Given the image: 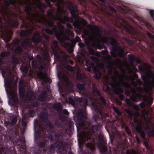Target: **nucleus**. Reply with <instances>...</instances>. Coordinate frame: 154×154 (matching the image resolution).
Returning <instances> with one entry per match:
<instances>
[{
	"mask_svg": "<svg viewBox=\"0 0 154 154\" xmlns=\"http://www.w3.org/2000/svg\"><path fill=\"white\" fill-rule=\"evenodd\" d=\"M142 78L144 82L145 91H151L152 87H154V75L152 72L149 70L145 75L142 76Z\"/></svg>",
	"mask_w": 154,
	"mask_h": 154,
	"instance_id": "1",
	"label": "nucleus"
},
{
	"mask_svg": "<svg viewBox=\"0 0 154 154\" xmlns=\"http://www.w3.org/2000/svg\"><path fill=\"white\" fill-rule=\"evenodd\" d=\"M39 0H18V2L20 3H22L23 2L24 3L28 4L29 6H27L25 8L26 14L29 16L32 15V4L35 5L38 8H40L42 7V5L39 3L36 4Z\"/></svg>",
	"mask_w": 154,
	"mask_h": 154,
	"instance_id": "2",
	"label": "nucleus"
},
{
	"mask_svg": "<svg viewBox=\"0 0 154 154\" xmlns=\"http://www.w3.org/2000/svg\"><path fill=\"white\" fill-rule=\"evenodd\" d=\"M87 27L91 29V35L89 36L90 39L92 40H95L99 42H100L101 40L97 38V37H100L101 34L97 27L95 26L94 29H93L92 26L91 25H88Z\"/></svg>",
	"mask_w": 154,
	"mask_h": 154,
	"instance_id": "3",
	"label": "nucleus"
},
{
	"mask_svg": "<svg viewBox=\"0 0 154 154\" xmlns=\"http://www.w3.org/2000/svg\"><path fill=\"white\" fill-rule=\"evenodd\" d=\"M150 119L149 118H145L144 122L143 123L142 122H140L139 123L140 125H138L136 127V130L140 133L141 136L143 138L144 137L145 134L143 132L141 131L142 127L141 125L142 124L143 127L144 129H147L149 128V125L150 123Z\"/></svg>",
	"mask_w": 154,
	"mask_h": 154,
	"instance_id": "4",
	"label": "nucleus"
},
{
	"mask_svg": "<svg viewBox=\"0 0 154 154\" xmlns=\"http://www.w3.org/2000/svg\"><path fill=\"white\" fill-rule=\"evenodd\" d=\"M124 75H122L119 77L118 82H117L116 79H115V78H113L112 80L115 81L114 83L112 84V86L116 88L119 85V84H122L126 88H128L129 87V85L126 82H124L123 81V78Z\"/></svg>",
	"mask_w": 154,
	"mask_h": 154,
	"instance_id": "5",
	"label": "nucleus"
},
{
	"mask_svg": "<svg viewBox=\"0 0 154 154\" xmlns=\"http://www.w3.org/2000/svg\"><path fill=\"white\" fill-rule=\"evenodd\" d=\"M58 28L60 30L59 33L56 35V36L58 40L62 42L63 40L68 39V37L65 35L63 32L62 31V30L64 29L63 26L61 25H60L58 26Z\"/></svg>",
	"mask_w": 154,
	"mask_h": 154,
	"instance_id": "6",
	"label": "nucleus"
},
{
	"mask_svg": "<svg viewBox=\"0 0 154 154\" xmlns=\"http://www.w3.org/2000/svg\"><path fill=\"white\" fill-rule=\"evenodd\" d=\"M145 103H141L140 104V106L142 108L145 107L146 104L148 105H150L152 103V98L151 96L147 97L144 98Z\"/></svg>",
	"mask_w": 154,
	"mask_h": 154,
	"instance_id": "7",
	"label": "nucleus"
},
{
	"mask_svg": "<svg viewBox=\"0 0 154 154\" xmlns=\"http://www.w3.org/2000/svg\"><path fill=\"white\" fill-rule=\"evenodd\" d=\"M38 75L39 78L42 79L45 82L49 83H51V81L50 79L42 72H38Z\"/></svg>",
	"mask_w": 154,
	"mask_h": 154,
	"instance_id": "8",
	"label": "nucleus"
},
{
	"mask_svg": "<svg viewBox=\"0 0 154 154\" xmlns=\"http://www.w3.org/2000/svg\"><path fill=\"white\" fill-rule=\"evenodd\" d=\"M68 8L69 9L71 14L72 15H73L74 12L77 11L76 6L72 3H70L69 4Z\"/></svg>",
	"mask_w": 154,
	"mask_h": 154,
	"instance_id": "9",
	"label": "nucleus"
},
{
	"mask_svg": "<svg viewBox=\"0 0 154 154\" xmlns=\"http://www.w3.org/2000/svg\"><path fill=\"white\" fill-rule=\"evenodd\" d=\"M57 18L59 21L62 23H65L66 21H69L71 22L72 21L71 19L68 18L66 17H65L63 19L58 17H57Z\"/></svg>",
	"mask_w": 154,
	"mask_h": 154,
	"instance_id": "10",
	"label": "nucleus"
},
{
	"mask_svg": "<svg viewBox=\"0 0 154 154\" xmlns=\"http://www.w3.org/2000/svg\"><path fill=\"white\" fill-rule=\"evenodd\" d=\"M57 5H58L59 4H60V3L62 2H63L62 0H57ZM62 8L60 7L59 6H57V15H59L60 13L62 12Z\"/></svg>",
	"mask_w": 154,
	"mask_h": 154,
	"instance_id": "11",
	"label": "nucleus"
},
{
	"mask_svg": "<svg viewBox=\"0 0 154 154\" xmlns=\"http://www.w3.org/2000/svg\"><path fill=\"white\" fill-rule=\"evenodd\" d=\"M33 40L35 42H38L40 41V37L38 33L35 34L33 36Z\"/></svg>",
	"mask_w": 154,
	"mask_h": 154,
	"instance_id": "12",
	"label": "nucleus"
},
{
	"mask_svg": "<svg viewBox=\"0 0 154 154\" xmlns=\"http://www.w3.org/2000/svg\"><path fill=\"white\" fill-rule=\"evenodd\" d=\"M140 98V94H137L136 96H132L131 99L134 101H137L138 100L137 99H139Z\"/></svg>",
	"mask_w": 154,
	"mask_h": 154,
	"instance_id": "13",
	"label": "nucleus"
},
{
	"mask_svg": "<svg viewBox=\"0 0 154 154\" xmlns=\"http://www.w3.org/2000/svg\"><path fill=\"white\" fill-rule=\"evenodd\" d=\"M128 56L129 57V60L131 63L133 62L134 61H136L137 63H140V60L139 59H136L134 60L133 57L131 56L130 55H129Z\"/></svg>",
	"mask_w": 154,
	"mask_h": 154,
	"instance_id": "14",
	"label": "nucleus"
},
{
	"mask_svg": "<svg viewBox=\"0 0 154 154\" xmlns=\"http://www.w3.org/2000/svg\"><path fill=\"white\" fill-rule=\"evenodd\" d=\"M144 145L146 147V148L148 150V152L149 153V154H153L151 152V151L152 150L151 148L149 146L147 142L146 141H144Z\"/></svg>",
	"mask_w": 154,
	"mask_h": 154,
	"instance_id": "15",
	"label": "nucleus"
},
{
	"mask_svg": "<svg viewBox=\"0 0 154 154\" xmlns=\"http://www.w3.org/2000/svg\"><path fill=\"white\" fill-rule=\"evenodd\" d=\"M80 102H83V105L85 106L87 105V100L86 99H83L81 98H78L77 100Z\"/></svg>",
	"mask_w": 154,
	"mask_h": 154,
	"instance_id": "16",
	"label": "nucleus"
},
{
	"mask_svg": "<svg viewBox=\"0 0 154 154\" xmlns=\"http://www.w3.org/2000/svg\"><path fill=\"white\" fill-rule=\"evenodd\" d=\"M118 55L121 57H122L124 55V51L122 48H120L119 51L118 53Z\"/></svg>",
	"mask_w": 154,
	"mask_h": 154,
	"instance_id": "17",
	"label": "nucleus"
},
{
	"mask_svg": "<svg viewBox=\"0 0 154 154\" xmlns=\"http://www.w3.org/2000/svg\"><path fill=\"white\" fill-rule=\"evenodd\" d=\"M66 33L68 35L72 37L73 36V33L72 32L70 31L69 29H66Z\"/></svg>",
	"mask_w": 154,
	"mask_h": 154,
	"instance_id": "18",
	"label": "nucleus"
},
{
	"mask_svg": "<svg viewBox=\"0 0 154 154\" xmlns=\"http://www.w3.org/2000/svg\"><path fill=\"white\" fill-rule=\"evenodd\" d=\"M27 96L29 97L28 99H29L30 100H32L34 98V97L33 95L32 92H31L30 91V95L28 94H27Z\"/></svg>",
	"mask_w": 154,
	"mask_h": 154,
	"instance_id": "19",
	"label": "nucleus"
},
{
	"mask_svg": "<svg viewBox=\"0 0 154 154\" xmlns=\"http://www.w3.org/2000/svg\"><path fill=\"white\" fill-rule=\"evenodd\" d=\"M16 2V0H13L12 1H11L10 2H8V1L5 2V4L7 5L8 6L9 4L10 3H11L12 4H14Z\"/></svg>",
	"mask_w": 154,
	"mask_h": 154,
	"instance_id": "20",
	"label": "nucleus"
},
{
	"mask_svg": "<svg viewBox=\"0 0 154 154\" xmlns=\"http://www.w3.org/2000/svg\"><path fill=\"white\" fill-rule=\"evenodd\" d=\"M100 128V126L98 125L94 126L92 128V130L93 131H94L95 130L97 131Z\"/></svg>",
	"mask_w": 154,
	"mask_h": 154,
	"instance_id": "21",
	"label": "nucleus"
},
{
	"mask_svg": "<svg viewBox=\"0 0 154 154\" xmlns=\"http://www.w3.org/2000/svg\"><path fill=\"white\" fill-rule=\"evenodd\" d=\"M88 134L85 133H83L81 134L80 137L82 139H83L86 137H87Z\"/></svg>",
	"mask_w": 154,
	"mask_h": 154,
	"instance_id": "22",
	"label": "nucleus"
},
{
	"mask_svg": "<svg viewBox=\"0 0 154 154\" xmlns=\"http://www.w3.org/2000/svg\"><path fill=\"white\" fill-rule=\"evenodd\" d=\"M77 87L80 90H83L84 89V85L82 84H78Z\"/></svg>",
	"mask_w": 154,
	"mask_h": 154,
	"instance_id": "23",
	"label": "nucleus"
},
{
	"mask_svg": "<svg viewBox=\"0 0 154 154\" xmlns=\"http://www.w3.org/2000/svg\"><path fill=\"white\" fill-rule=\"evenodd\" d=\"M17 120V119L16 116L14 117L11 121L12 124H15Z\"/></svg>",
	"mask_w": 154,
	"mask_h": 154,
	"instance_id": "24",
	"label": "nucleus"
},
{
	"mask_svg": "<svg viewBox=\"0 0 154 154\" xmlns=\"http://www.w3.org/2000/svg\"><path fill=\"white\" fill-rule=\"evenodd\" d=\"M84 32L85 34L86 35H88L89 34L90 32L86 29H85L84 30Z\"/></svg>",
	"mask_w": 154,
	"mask_h": 154,
	"instance_id": "25",
	"label": "nucleus"
},
{
	"mask_svg": "<svg viewBox=\"0 0 154 154\" xmlns=\"http://www.w3.org/2000/svg\"><path fill=\"white\" fill-rule=\"evenodd\" d=\"M84 112V111H83V112L81 110H79V116H82L84 117V116H83V114Z\"/></svg>",
	"mask_w": 154,
	"mask_h": 154,
	"instance_id": "26",
	"label": "nucleus"
},
{
	"mask_svg": "<svg viewBox=\"0 0 154 154\" xmlns=\"http://www.w3.org/2000/svg\"><path fill=\"white\" fill-rule=\"evenodd\" d=\"M81 23L84 26H85L86 24H87V21L84 20H82V21L81 22Z\"/></svg>",
	"mask_w": 154,
	"mask_h": 154,
	"instance_id": "27",
	"label": "nucleus"
},
{
	"mask_svg": "<svg viewBox=\"0 0 154 154\" xmlns=\"http://www.w3.org/2000/svg\"><path fill=\"white\" fill-rule=\"evenodd\" d=\"M113 109L114 110V111H115L118 115H120V112L118 110V109L115 107H113Z\"/></svg>",
	"mask_w": 154,
	"mask_h": 154,
	"instance_id": "28",
	"label": "nucleus"
},
{
	"mask_svg": "<svg viewBox=\"0 0 154 154\" xmlns=\"http://www.w3.org/2000/svg\"><path fill=\"white\" fill-rule=\"evenodd\" d=\"M108 39L107 38L105 37H103L102 39V40L103 42H107L108 41Z\"/></svg>",
	"mask_w": 154,
	"mask_h": 154,
	"instance_id": "29",
	"label": "nucleus"
},
{
	"mask_svg": "<svg viewBox=\"0 0 154 154\" xmlns=\"http://www.w3.org/2000/svg\"><path fill=\"white\" fill-rule=\"evenodd\" d=\"M110 40H111L110 43L111 44H114L116 42V41L114 39L112 38H111Z\"/></svg>",
	"mask_w": 154,
	"mask_h": 154,
	"instance_id": "30",
	"label": "nucleus"
},
{
	"mask_svg": "<svg viewBox=\"0 0 154 154\" xmlns=\"http://www.w3.org/2000/svg\"><path fill=\"white\" fill-rule=\"evenodd\" d=\"M126 103L128 105H131V102L129 99H126L125 100Z\"/></svg>",
	"mask_w": 154,
	"mask_h": 154,
	"instance_id": "31",
	"label": "nucleus"
},
{
	"mask_svg": "<svg viewBox=\"0 0 154 154\" xmlns=\"http://www.w3.org/2000/svg\"><path fill=\"white\" fill-rule=\"evenodd\" d=\"M125 111L128 113L129 116H131L132 115V113L128 109H126Z\"/></svg>",
	"mask_w": 154,
	"mask_h": 154,
	"instance_id": "32",
	"label": "nucleus"
},
{
	"mask_svg": "<svg viewBox=\"0 0 154 154\" xmlns=\"http://www.w3.org/2000/svg\"><path fill=\"white\" fill-rule=\"evenodd\" d=\"M69 101H68V102L72 104H73V101L72 99L71 98H69Z\"/></svg>",
	"mask_w": 154,
	"mask_h": 154,
	"instance_id": "33",
	"label": "nucleus"
},
{
	"mask_svg": "<svg viewBox=\"0 0 154 154\" xmlns=\"http://www.w3.org/2000/svg\"><path fill=\"white\" fill-rule=\"evenodd\" d=\"M133 108L134 109L137 110H139V108L137 106L134 105L133 106Z\"/></svg>",
	"mask_w": 154,
	"mask_h": 154,
	"instance_id": "34",
	"label": "nucleus"
},
{
	"mask_svg": "<svg viewBox=\"0 0 154 154\" xmlns=\"http://www.w3.org/2000/svg\"><path fill=\"white\" fill-rule=\"evenodd\" d=\"M48 24L50 26H52L53 25L52 22L51 21H48L47 22Z\"/></svg>",
	"mask_w": 154,
	"mask_h": 154,
	"instance_id": "35",
	"label": "nucleus"
},
{
	"mask_svg": "<svg viewBox=\"0 0 154 154\" xmlns=\"http://www.w3.org/2000/svg\"><path fill=\"white\" fill-rule=\"evenodd\" d=\"M125 129L126 131L129 134H130L131 133V131L128 127H126L125 128Z\"/></svg>",
	"mask_w": 154,
	"mask_h": 154,
	"instance_id": "36",
	"label": "nucleus"
},
{
	"mask_svg": "<svg viewBox=\"0 0 154 154\" xmlns=\"http://www.w3.org/2000/svg\"><path fill=\"white\" fill-rule=\"evenodd\" d=\"M21 50V48L20 47H17L16 49V51L17 52H20Z\"/></svg>",
	"mask_w": 154,
	"mask_h": 154,
	"instance_id": "37",
	"label": "nucleus"
},
{
	"mask_svg": "<svg viewBox=\"0 0 154 154\" xmlns=\"http://www.w3.org/2000/svg\"><path fill=\"white\" fill-rule=\"evenodd\" d=\"M147 34L149 37H150L151 38H153L154 37L149 32H147Z\"/></svg>",
	"mask_w": 154,
	"mask_h": 154,
	"instance_id": "38",
	"label": "nucleus"
},
{
	"mask_svg": "<svg viewBox=\"0 0 154 154\" xmlns=\"http://www.w3.org/2000/svg\"><path fill=\"white\" fill-rule=\"evenodd\" d=\"M78 45L80 47H83L84 46V44L82 43H79L78 44Z\"/></svg>",
	"mask_w": 154,
	"mask_h": 154,
	"instance_id": "39",
	"label": "nucleus"
},
{
	"mask_svg": "<svg viewBox=\"0 0 154 154\" xmlns=\"http://www.w3.org/2000/svg\"><path fill=\"white\" fill-rule=\"evenodd\" d=\"M81 74L77 72V76L78 79L81 78Z\"/></svg>",
	"mask_w": 154,
	"mask_h": 154,
	"instance_id": "40",
	"label": "nucleus"
},
{
	"mask_svg": "<svg viewBox=\"0 0 154 154\" xmlns=\"http://www.w3.org/2000/svg\"><path fill=\"white\" fill-rule=\"evenodd\" d=\"M45 2H46L47 5L49 7H51V5L49 3V2L48 0H45Z\"/></svg>",
	"mask_w": 154,
	"mask_h": 154,
	"instance_id": "41",
	"label": "nucleus"
},
{
	"mask_svg": "<svg viewBox=\"0 0 154 154\" xmlns=\"http://www.w3.org/2000/svg\"><path fill=\"white\" fill-rule=\"evenodd\" d=\"M130 154H137V153L135 151L132 150Z\"/></svg>",
	"mask_w": 154,
	"mask_h": 154,
	"instance_id": "42",
	"label": "nucleus"
},
{
	"mask_svg": "<svg viewBox=\"0 0 154 154\" xmlns=\"http://www.w3.org/2000/svg\"><path fill=\"white\" fill-rule=\"evenodd\" d=\"M150 14L151 15V16L152 17V16H153V14H154V11L152 10H150Z\"/></svg>",
	"mask_w": 154,
	"mask_h": 154,
	"instance_id": "43",
	"label": "nucleus"
},
{
	"mask_svg": "<svg viewBox=\"0 0 154 154\" xmlns=\"http://www.w3.org/2000/svg\"><path fill=\"white\" fill-rule=\"evenodd\" d=\"M47 15L49 16H50L51 15H52V13L50 11H49L47 13Z\"/></svg>",
	"mask_w": 154,
	"mask_h": 154,
	"instance_id": "44",
	"label": "nucleus"
},
{
	"mask_svg": "<svg viewBox=\"0 0 154 154\" xmlns=\"http://www.w3.org/2000/svg\"><path fill=\"white\" fill-rule=\"evenodd\" d=\"M150 67V66L149 65L145 64L144 65V67L145 68L148 69V68H149Z\"/></svg>",
	"mask_w": 154,
	"mask_h": 154,
	"instance_id": "45",
	"label": "nucleus"
},
{
	"mask_svg": "<svg viewBox=\"0 0 154 154\" xmlns=\"http://www.w3.org/2000/svg\"><path fill=\"white\" fill-rule=\"evenodd\" d=\"M63 112L64 114H66V115H67L68 113V111L66 109L64 110L63 111Z\"/></svg>",
	"mask_w": 154,
	"mask_h": 154,
	"instance_id": "46",
	"label": "nucleus"
},
{
	"mask_svg": "<svg viewBox=\"0 0 154 154\" xmlns=\"http://www.w3.org/2000/svg\"><path fill=\"white\" fill-rule=\"evenodd\" d=\"M118 89L119 91L118 92V93H122L123 92L122 90L120 88H118Z\"/></svg>",
	"mask_w": 154,
	"mask_h": 154,
	"instance_id": "47",
	"label": "nucleus"
},
{
	"mask_svg": "<svg viewBox=\"0 0 154 154\" xmlns=\"http://www.w3.org/2000/svg\"><path fill=\"white\" fill-rule=\"evenodd\" d=\"M41 18H42V19H41V20H40V21H46L45 18L44 17H43V16H42Z\"/></svg>",
	"mask_w": 154,
	"mask_h": 154,
	"instance_id": "48",
	"label": "nucleus"
},
{
	"mask_svg": "<svg viewBox=\"0 0 154 154\" xmlns=\"http://www.w3.org/2000/svg\"><path fill=\"white\" fill-rule=\"evenodd\" d=\"M66 26L68 27H69V28H71L72 27L71 25L69 23H67Z\"/></svg>",
	"mask_w": 154,
	"mask_h": 154,
	"instance_id": "49",
	"label": "nucleus"
},
{
	"mask_svg": "<svg viewBox=\"0 0 154 154\" xmlns=\"http://www.w3.org/2000/svg\"><path fill=\"white\" fill-rule=\"evenodd\" d=\"M7 55L5 53H2L1 54V56L2 57H4Z\"/></svg>",
	"mask_w": 154,
	"mask_h": 154,
	"instance_id": "50",
	"label": "nucleus"
},
{
	"mask_svg": "<svg viewBox=\"0 0 154 154\" xmlns=\"http://www.w3.org/2000/svg\"><path fill=\"white\" fill-rule=\"evenodd\" d=\"M75 40L76 41L78 42L79 40V37L77 36L75 37Z\"/></svg>",
	"mask_w": 154,
	"mask_h": 154,
	"instance_id": "51",
	"label": "nucleus"
},
{
	"mask_svg": "<svg viewBox=\"0 0 154 154\" xmlns=\"http://www.w3.org/2000/svg\"><path fill=\"white\" fill-rule=\"evenodd\" d=\"M116 62L118 64H120L121 63L120 60L119 59H118L116 60Z\"/></svg>",
	"mask_w": 154,
	"mask_h": 154,
	"instance_id": "52",
	"label": "nucleus"
},
{
	"mask_svg": "<svg viewBox=\"0 0 154 154\" xmlns=\"http://www.w3.org/2000/svg\"><path fill=\"white\" fill-rule=\"evenodd\" d=\"M149 134L150 135H154V129H153L152 131V132H151V134Z\"/></svg>",
	"mask_w": 154,
	"mask_h": 154,
	"instance_id": "53",
	"label": "nucleus"
},
{
	"mask_svg": "<svg viewBox=\"0 0 154 154\" xmlns=\"http://www.w3.org/2000/svg\"><path fill=\"white\" fill-rule=\"evenodd\" d=\"M125 93V94L127 95H128L130 94L129 92L128 91H126Z\"/></svg>",
	"mask_w": 154,
	"mask_h": 154,
	"instance_id": "54",
	"label": "nucleus"
},
{
	"mask_svg": "<svg viewBox=\"0 0 154 154\" xmlns=\"http://www.w3.org/2000/svg\"><path fill=\"white\" fill-rule=\"evenodd\" d=\"M134 121L135 122H138V119L135 118H134Z\"/></svg>",
	"mask_w": 154,
	"mask_h": 154,
	"instance_id": "55",
	"label": "nucleus"
},
{
	"mask_svg": "<svg viewBox=\"0 0 154 154\" xmlns=\"http://www.w3.org/2000/svg\"><path fill=\"white\" fill-rule=\"evenodd\" d=\"M139 68L140 70H141L142 71H144V69L143 68H142L141 67H139Z\"/></svg>",
	"mask_w": 154,
	"mask_h": 154,
	"instance_id": "56",
	"label": "nucleus"
},
{
	"mask_svg": "<svg viewBox=\"0 0 154 154\" xmlns=\"http://www.w3.org/2000/svg\"><path fill=\"white\" fill-rule=\"evenodd\" d=\"M46 31L50 33V34L52 33V32L49 29H47Z\"/></svg>",
	"mask_w": 154,
	"mask_h": 154,
	"instance_id": "57",
	"label": "nucleus"
},
{
	"mask_svg": "<svg viewBox=\"0 0 154 154\" xmlns=\"http://www.w3.org/2000/svg\"><path fill=\"white\" fill-rule=\"evenodd\" d=\"M112 55L113 57H116V54L115 53H112Z\"/></svg>",
	"mask_w": 154,
	"mask_h": 154,
	"instance_id": "58",
	"label": "nucleus"
},
{
	"mask_svg": "<svg viewBox=\"0 0 154 154\" xmlns=\"http://www.w3.org/2000/svg\"><path fill=\"white\" fill-rule=\"evenodd\" d=\"M89 52H90V54H94V51H89Z\"/></svg>",
	"mask_w": 154,
	"mask_h": 154,
	"instance_id": "59",
	"label": "nucleus"
},
{
	"mask_svg": "<svg viewBox=\"0 0 154 154\" xmlns=\"http://www.w3.org/2000/svg\"><path fill=\"white\" fill-rule=\"evenodd\" d=\"M88 146L91 149H93L94 148V146L93 145H92L91 146H90L89 145Z\"/></svg>",
	"mask_w": 154,
	"mask_h": 154,
	"instance_id": "60",
	"label": "nucleus"
},
{
	"mask_svg": "<svg viewBox=\"0 0 154 154\" xmlns=\"http://www.w3.org/2000/svg\"><path fill=\"white\" fill-rule=\"evenodd\" d=\"M9 39V38H8V39H4V40L5 41V42H6L8 41Z\"/></svg>",
	"mask_w": 154,
	"mask_h": 154,
	"instance_id": "61",
	"label": "nucleus"
},
{
	"mask_svg": "<svg viewBox=\"0 0 154 154\" xmlns=\"http://www.w3.org/2000/svg\"><path fill=\"white\" fill-rule=\"evenodd\" d=\"M138 83L139 84V85H141V82L139 80H138Z\"/></svg>",
	"mask_w": 154,
	"mask_h": 154,
	"instance_id": "62",
	"label": "nucleus"
},
{
	"mask_svg": "<svg viewBox=\"0 0 154 154\" xmlns=\"http://www.w3.org/2000/svg\"><path fill=\"white\" fill-rule=\"evenodd\" d=\"M78 28L80 30H82V28L81 26H79Z\"/></svg>",
	"mask_w": 154,
	"mask_h": 154,
	"instance_id": "63",
	"label": "nucleus"
},
{
	"mask_svg": "<svg viewBox=\"0 0 154 154\" xmlns=\"http://www.w3.org/2000/svg\"><path fill=\"white\" fill-rule=\"evenodd\" d=\"M54 44L55 45H56V46H57V42L55 41L54 42Z\"/></svg>",
	"mask_w": 154,
	"mask_h": 154,
	"instance_id": "64",
	"label": "nucleus"
}]
</instances>
